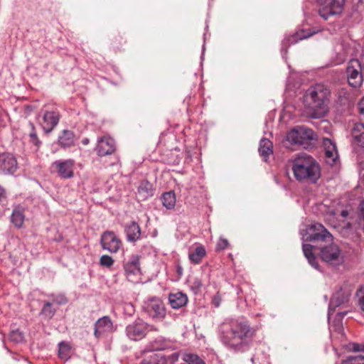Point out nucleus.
Masks as SVG:
<instances>
[{"label":"nucleus","instance_id":"nucleus-1","mask_svg":"<svg viewBox=\"0 0 364 364\" xmlns=\"http://www.w3.org/2000/svg\"><path fill=\"white\" fill-rule=\"evenodd\" d=\"M256 331L247 321L232 319L223 322L219 328L223 344L234 352L247 351L253 341Z\"/></svg>","mask_w":364,"mask_h":364},{"label":"nucleus","instance_id":"nucleus-2","mask_svg":"<svg viewBox=\"0 0 364 364\" xmlns=\"http://www.w3.org/2000/svg\"><path fill=\"white\" fill-rule=\"evenodd\" d=\"M330 97V89L321 83L312 85L306 91L304 100L310 110V117L319 119L327 114Z\"/></svg>","mask_w":364,"mask_h":364},{"label":"nucleus","instance_id":"nucleus-3","mask_svg":"<svg viewBox=\"0 0 364 364\" xmlns=\"http://www.w3.org/2000/svg\"><path fill=\"white\" fill-rule=\"evenodd\" d=\"M292 170L296 180L316 183L320 177V167L316 161L306 154H299L293 161Z\"/></svg>","mask_w":364,"mask_h":364},{"label":"nucleus","instance_id":"nucleus-4","mask_svg":"<svg viewBox=\"0 0 364 364\" xmlns=\"http://www.w3.org/2000/svg\"><path fill=\"white\" fill-rule=\"evenodd\" d=\"M305 242H332L333 236L321 223H312L302 232Z\"/></svg>","mask_w":364,"mask_h":364},{"label":"nucleus","instance_id":"nucleus-5","mask_svg":"<svg viewBox=\"0 0 364 364\" xmlns=\"http://www.w3.org/2000/svg\"><path fill=\"white\" fill-rule=\"evenodd\" d=\"M141 311L156 320H162L166 316V308L164 302L158 297H150L144 301Z\"/></svg>","mask_w":364,"mask_h":364},{"label":"nucleus","instance_id":"nucleus-6","mask_svg":"<svg viewBox=\"0 0 364 364\" xmlns=\"http://www.w3.org/2000/svg\"><path fill=\"white\" fill-rule=\"evenodd\" d=\"M319 256L323 262L331 265H338L343 262L341 250L335 243L321 247Z\"/></svg>","mask_w":364,"mask_h":364},{"label":"nucleus","instance_id":"nucleus-7","mask_svg":"<svg viewBox=\"0 0 364 364\" xmlns=\"http://www.w3.org/2000/svg\"><path fill=\"white\" fill-rule=\"evenodd\" d=\"M346 0H318L319 15L325 20L330 16L341 13Z\"/></svg>","mask_w":364,"mask_h":364},{"label":"nucleus","instance_id":"nucleus-8","mask_svg":"<svg viewBox=\"0 0 364 364\" xmlns=\"http://www.w3.org/2000/svg\"><path fill=\"white\" fill-rule=\"evenodd\" d=\"M60 113L56 109H42L39 124L46 133H50L58 125Z\"/></svg>","mask_w":364,"mask_h":364},{"label":"nucleus","instance_id":"nucleus-9","mask_svg":"<svg viewBox=\"0 0 364 364\" xmlns=\"http://www.w3.org/2000/svg\"><path fill=\"white\" fill-rule=\"evenodd\" d=\"M100 245L103 250L117 253L122 246V242L113 231L107 230L101 235Z\"/></svg>","mask_w":364,"mask_h":364},{"label":"nucleus","instance_id":"nucleus-10","mask_svg":"<svg viewBox=\"0 0 364 364\" xmlns=\"http://www.w3.org/2000/svg\"><path fill=\"white\" fill-rule=\"evenodd\" d=\"M352 289L348 287H341L339 290L335 292L330 301L328 312V318H330L331 312L335 311V309L340 305L344 304L348 302L351 296Z\"/></svg>","mask_w":364,"mask_h":364},{"label":"nucleus","instance_id":"nucleus-11","mask_svg":"<svg viewBox=\"0 0 364 364\" xmlns=\"http://www.w3.org/2000/svg\"><path fill=\"white\" fill-rule=\"evenodd\" d=\"M52 166L63 178H70L73 176L74 161L72 159L55 161Z\"/></svg>","mask_w":364,"mask_h":364},{"label":"nucleus","instance_id":"nucleus-12","mask_svg":"<svg viewBox=\"0 0 364 364\" xmlns=\"http://www.w3.org/2000/svg\"><path fill=\"white\" fill-rule=\"evenodd\" d=\"M17 169V161L15 157L9 153L0 155V173L12 174Z\"/></svg>","mask_w":364,"mask_h":364},{"label":"nucleus","instance_id":"nucleus-13","mask_svg":"<svg viewBox=\"0 0 364 364\" xmlns=\"http://www.w3.org/2000/svg\"><path fill=\"white\" fill-rule=\"evenodd\" d=\"M115 151V141L109 136H104L98 140L96 151L100 156L113 154Z\"/></svg>","mask_w":364,"mask_h":364},{"label":"nucleus","instance_id":"nucleus-14","mask_svg":"<svg viewBox=\"0 0 364 364\" xmlns=\"http://www.w3.org/2000/svg\"><path fill=\"white\" fill-rule=\"evenodd\" d=\"M113 330V324L108 316H104L97 321L95 325V336L100 337L102 333L111 332Z\"/></svg>","mask_w":364,"mask_h":364},{"label":"nucleus","instance_id":"nucleus-15","mask_svg":"<svg viewBox=\"0 0 364 364\" xmlns=\"http://www.w3.org/2000/svg\"><path fill=\"white\" fill-rule=\"evenodd\" d=\"M325 156L328 163L333 164L338 158V151L336 144L330 139L325 138L323 141Z\"/></svg>","mask_w":364,"mask_h":364},{"label":"nucleus","instance_id":"nucleus-16","mask_svg":"<svg viewBox=\"0 0 364 364\" xmlns=\"http://www.w3.org/2000/svg\"><path fill=\"white\" fill-rule=\"evenodd\" d=\"M282 144L287 149H291V146L294 145H301L299 127L292 129L287 134L284 139L282 141Z\"/></svg>","mask_w":364,"mask_h":364},{"label":"nucleus","instance_id":"nucleus-17","mask_svg":"<svg viewBox=\"0 0 364 364\" xmlns=\"http://www.w3.org/2000/svg\"><path fill=\"white\" fill-rule=\"evenodd\" d=\"M154 189L153 185L146 180L141 181L138 186V202L145 200L154 196Z\"/></svg>","mask_w":364,"mask_h":364},{"label":"nucleus","instance_id":"nucleus-18","mask_svg":"<svg viewBox=\"0 0 364 364\" xmlns=\"http://www.w3.org/2000/svg\"><path fill=\"white\" fill-rule=\"evenodd\" d=\"M168 301L173 309H178L186 305L188 296L181 291L169 294Z\"/></svg>","mask_w":364,"mask_h":364},{"label":"nucleus","instance_id":"nucleus-19","mask_svg":"<svg viewBox=\"0 0 364 364\" xmlns=\"http://www.w3.org/2000/svg\"><path fill=\"white\" fill-rule=\"evenodd\" d=\"M353 143L364 147V124L356 123L351 130Z\"/></svg>","mask_w":364,"mask_h":364},{"label":"nucleus","instance_id":"nucleus-20","mask_svg":"<svg viewBox=\"0 0 364 364\" xmlns=\"http://www.w3.org/2000/svg\"><path fill=\"white\" fill-rule=\"evenodd\" d=\"M351 51L352 48L350 46L343 42L336 44L334 47V52L336 53L337 63H341L343 62Z\"/></svg>","mask_w":364,"mask_h":364},{"label":"nucleus","instance_id":"nucleus-21","mask_svg":"<svg viewBox=\"0 0 364 364\" xmlns=\"http://www.w3.org/2000/svg\"><path fill=\"white\" fill-rule=\"evenodd\" d=\"M124 272L129 281L134 282L136 271V257L132 256L124 264Z\"/></svg>","mask_w":364,"mask_h":364},{"label":"nucleus","instance_id":"nucleus-22","mask_svg":"<svg viewBox=\"0 0 364 364\" xmlns=\"http://www.w3.org/2000/svg\"><path fill=\"white\" fill-rule=\"evenodd\" d=\"M314 247L310 244L304 243L302 245V250L305 257L307 259L309 264L316 269H318V264L316 262V258L314 252Z\"/></svg>","mask_w":364,"mask_h":364},{"label":"nucleus","instance_id":"nucleus-23","mask_svg":"<svg viewBox=\"0 0 364 364\" xmlns=\"http://www.w3.org/2000/svg\"><path fill=\"white\" fill-rule=\"evenodd\" d=\"M299 128L301 146L306 147V146L309 144L310 141L316 139V134L311 129L304 127H299Z\"/></svg>","mask_w":364,"mask_h":364},{"label":"nucleus","instance_id":"nucleus-24","mask_svg":"<svg viewBox=\"0 0 364 364\" xmlns=\"http://www.w3.org/2000/svg\"><path fill=\"white\" fill-rule=\"evenodd\" d=\"M75 141V134L70 130H63L58 136V143L63 147L71 146Z\"/></svg>","mask_w":364,"mask_h":364},{"label":"nucleus","instance_id":"nucleus-25","mask_svg":"<svg viewBox=\"0 0 364 364\" xmlns=\"http://www.w3.org/2000/svg\"><path fill=\"white\" fill-rule=\"evenodd\" d=\"M259 154L266 159L273 153V144L269 139L263 138L260 140L259 146Z\"/></svg>","mask_w":364,"mask_h":364},{"label":"nucleus","instance_id":"nucleus-26","mask_svg":"<svg viewBox=\"0 0 364 364\" xmlns=\"http://www.w3.org/2000/svg\"><path fill=\"white\" fill-rule=\"evenodd\" d=\"M11 220L16 227L21 228L24 221L23 210L20 207L15 208L13 210Z\"/></svg>","mask_w":364,"mask_h":364},{"label":"nucleus","instance_id":"nucleus-27","mask_svg":"<svg viewBox=\"0 0 364 364\" xmlns=\"http://www.w3.org/2000/svg\"><path fill=\"white\" fill-rule=\"evenodd\" d=\"M316 32H310L309 31H301V33H296L294 36L289 37L282 42L283 47L286 43L294 44L298 42L299 40L308 38L314 34Z\"/></svg>","mask_w":364,"mask_h":364},{"label":"nucleus","instance_id":"nucleus-28","mask_svg":"<svg viewBox=\"0 0 364 364\" xmlns=\"http://www.w3.org/2000/svg\"><path fill=\"white\" fill-rule=\"evenodd\" d=\"M162 205L167 209H173L176 205V195L173 191L164 193L161 196Z\"/></svg>","mask_w":364,"mask_h":364},{"label":"nucleus","instance_id":"nucleus-29","mask_svg":"<svg viewBox=\"0 0 364 364\" xmlns=\"http://www.w3.org/2000/svg\"><path fill=\"white\" fill-rule=\"evenodd\" d=\"M205 250L203 246H197L193 252L189 253L188 257L191 262L199 264L205 255Z\"/></svg>","mask_w":364,"mask_h":364},{"label":"nucleus","instance_id":"nucleus-30","mask_svg":"<svg viewBox=\"0 0 364 364\" xmlns=\"http://www.w3.org/2000/svg\"><path fill=\"white\" fill-rule=\"evenodd\" d=\"M124 232L126 234L127 240L129 242H135L136 235V224L134 221L127 224L124 226Z\"/></svg>","mask_w":364,"mask_h":364},{"label":"nucleus","instance_id":"nucleus-31","mask_svg":"<svg viewBox=\"0 0 364 364\" xmlns=\"http://www.w3.org/2000/svg\"><path fill=\"white\" fill-rule=\"evenodd\" d=\"M183 360V364H205L198 355L193 353H184Z\"/></svg>","mask_w":364,"mask_h":364},{"label":"nucleus","instance_id":"nucleus-32","mask_svg":"<svg viewBox=\"0 0 364 364\" xmlns=\"http://www.w3.org/2000/svg\"><path fill=\"white\" fill-rule=\"evenodd\" d=\"M166 359L164 356L151 353L147 359L143 360L141 364H166Z\"/></svg>","mask_w":364,"mask_h":364},{"label":"nucleus","instance_id":"nucleus-33","mask_svg":"<svg viewBox=\"0 0 364 364\" xmlns=\"http://www.w3.org/2000/svg\"><path fill=\"white\" fill-rule=\"evenodd\" d=\"M28 127L30 128V132L28 134L29 141L33 145H35L36 147H39L41 144V141L38 137L33 123L29 122Z\"/></svg>","mask_w":364,"mask_h":364},{"label":"nucleus","instance_id":"nucleus-34","mask_svg":"<svg viewBox=\"0 0 364 364\" xmlns=\"http://www.w3.org/2000/svg\"><path fill=\"white\" fill-rule=\"evenodd\" d=\"M70 347L65 342L59 343L58 355L60 358L68 359L70 356Z\"/></svg>","mask_w":364,"mask_h":364},{"label":"nucleus","instance_id":"nucleus-35","mask_svg":"<svg viewBox=\"0 0 364 364\" xmlns=\"http://www.w3.org/2000/svg\"><path fill=\"white\" fill-rule=\"evenodd\" d=\"M341 364H364V355L348 356Z\"/></svg>","mask_w":364,"mask_h":364},{"label":"nucleus","instance_id":"nucleus-36","mask_svg":"<svg viewBox=\"0 0 364 364\" xmlns=\"http://www.w3.org/2000/svg\"><path fill=\"white\" fill-rule=\"evenodd\" d=\"M55 313V310L52 308L51 304L50 302H46L41 310V314L47 318H50L54 316Z\"/></svg>","mask_w":364,"mask_h":364},{"label":"nucleus","instance_id":"nucleus-37","mask_svg":"<svg viewBox=\"0 0 364 364\" xmlns=\"http://www.w3.org/2000/svg\"><path fill=\"white\" fill-rule=\"evenodd\" d=\"M23 334L18 329L14 330L9 333V339L14 343H21L23 341Z\"/></svg>","mask_w":364,"mask_h":364},{"label":"nucleus","instance_id":"nucleus-38","mask_svg":"<svg viewBox=\"0 0 364 364\" xmlns=\"http://www.w3.org/2000/svg\"><path fill=\"white\" fill-rule=\"evenodd\" d=\"M127 336V337L132 340V341H136V324L133 323L132 324H130L127 326L126 328Z\"/></svg>","mask_w":364,"mask_h":364},{"label":"nucleus","instance_id":"nucleus-39","mask_svg":"<svg viewBox=\"0 0 364 364\" xmlns=\"http://www.w3.org/2000/svg\"><path fill=\"white\" fill-rule=\"evenodd\" d=\"M114 261L113 258L109 255H105L100 257L99 264L102 267H110L113 265Z\"/></svg>","mask_w":364,"mask_h":364},{"label":"nucleus","instance_id":"nucleus-40","mask_svg":"<svg viewBox=\"0 0 364 364\" xmlns=\"http://www.w3.org/2000/svg\"><path fill=\"white\" fill-rule=\"evenodd\" d=\"M348 349L349 351L364 353V344L350 343L348 346Z\"/></svg>","mask_w":364,"mask_h":364},{"label":"nucleus","instance_id":"nucleus-41","mask_svg":"<svg viewBox=\"0 0 364 364\" xmlns=\"http://www.w3.org/2000/svg\"><path fill=\"white\" fill-rule=\"evenodd\" d=\"M202 286L203 284L200 279L195 278L191 282V288L195 294H197L198 291H200Z\"/></svg>","mask_w":364,"mask_h":364},{"label":"nucleus","instance_id":"nucleus-42","mask_svg":"<svg viewBox=\"0 0 364 364\" xmlns=\"http://www.w3.org/2000/svg\"><path fill=\"white\" fill-rule=\"evenodd\" d=\"M123 309L124 314L128 316H132L135 313V307L132 303H125Z\"/></svg>","mask_w":364,"mask_h":364},{"label":"nucleus","instance_id":"nucleus-43","mask_svg":"<svg viewBox=\"0 0 364 364\" xmlns=\"http://www.w3.org/2000/svg\"><path fill=\"white\" fill-rule=\"evenodd\" d=\"M228 245V241L226 239L220 238L216 245L217 250H223Z\"/></svg>","mask_w":364,"mask_h":364},{"label":"nucleus","instance_id":"nucleus-44","mask_svg":"<svg viewBox=\"0 0 364 364\" xmlns=\"http://www.w3.org/2000/svg\"><path fill=\"white\" fill-rule=\"evenodd\" d=\"M359 219L364 231V200L360 203Z\"/></svg>","mask_w":364,"mask_h":364},{"label":"nucleus","instance_id":"nucleus-45","mask_svg":"<svg viewBox=\"0 0 364 364\" xmlns=\"http://www.w3.org/2000/svg\"><path fill=\"white\" fill-rule=\"evenodd\" d=\"M221 301H222V298H221V296L218 293L217 294H215L212 299V304L216 308H218L220 306Z\"/></svg>","mask_w":364,"mask_h":364},{"label":"nucleus","instance_id":"nucleus-46","mask_svg":"<svg viewBox=\"0 0 364 364\" xmlns=\"http://www.w3.org/2000/svg\"><path fill=\"white\" fill-rule=\"evenodd\" d=\"M358 296L359 297V305L362 310L364 311V290H360L358 292Z\"/></svg>","mask_w":364,"mask_h":364},{"label":"nucleus","instance_id":"nucleus-47","mask_svg":"<svg viewBox=\"0 0 364 364\" xmlns=\"http://www.w3.org/2000/svg\"><path fill=\"white\" fill-rule=\"evenodd\" d=\"M139 326H141V328H146L145 326H144V323H139L138 322V333H137V335H138V338H143L146 335V331L145 330H142V331H140L139 327Z\"/></svg>","mask_w":364,"mask_h":364},{"label":"nucleus","instance_id":"nucleus-48","mask_svg":"<svg viewBox=\"0 0 364 364\" xmlns=\"http://www.w3.org/2000/svg\"><path fill=\"white\" fill-rule=\"evenodd\" d=\"M358 107L360 113L364 116V97L360 100Z\"/></svg>","mask_w":364,"mask_h":364},{"label":"nucleus","instance_id":"nucleus-49","mask_svg":"<svg viewBox=\"0 0 364 364\" xmlns=\"http://www.w3.org/2000/svg\"><path fill=\"white\" fill-rule=\"evenodd\" d=\"M6 198V193L3 188L0 186V203Z\"/></svg>","mask_w":364,"mask_h":364},{"label":"nucleus","instance_id":"nucleus-50","mask_svg":"<svg viewBox=\"0 0 364 364\" xmlns=\"http://www.w3.org/2000/svg\"><path fill=\"white\" fill-rule=\"evenodd\" d=\"M348 210H342V211H341V215L343 218H346V217H347V216H348Z\"/></svg>","mask_w":364,"mask_h":364},{"label":"nucleus","instance_id":"nucleus-51","mask_svg":"<svg viewBox=\"0 0 364 364\" xmlns=\"http://www.w3.org/2000/svg\"><path fill=\"white\" fill-rule=\"evenodd\" d=\"M67 300L65 298H62V301H60V303H66Z\"/></svg>","mask_w":364,"mask_h":364},{"label":"nucleus","instance_id":"nucleus-52","mask_svg":"<svg viewBox=\"0 0 364 364\" xmlns=\"http://www.w3.org/2000/svg\"><path fill=\"white\" fill-rule=\"evenodd\" d=\"M141 233V230L139 229V228L138 227V235H139Z\"/></svg>","mask_w":364,"mask_h":364},{"label":"nucleus","instance_id":"nucleus-53","mask_svg":"<svg viewBox=\"0 0 364 364\" xmlns=\"http://www.w3.org/2000/svg\"><path fill=\"white\" fill-rule=\"evenodd\" d=\"M284 52L287 53V50H284V48H282V53H283Z\"/></svg>","mask_w":364,"mask_h":364},{"label":"nucleus","instance_id":"nucleus-54","mask_svg":"<svg viewBox=\"0 0 364 364\" xmlns=\"http://www.w3.org/2000/svg\"><path fill=\"white\" fill-rule=\"evenodd\" d=\"M289 83H290V79H289V78H288V80H287V84L289 85Z\"/></svg>","mask_w":364,"mask_h":364},{"label":"nucleus","instance_id":"nucleus-55","mask_svg":"<svg viewBox=\"0 0 364 364\" xmlns=\"http://www.w3.org/2000/svg\"><path fill=\"white\" fill-rule=\"evenodd\" d=\"M251 362H252V363H254V358H251Z\"/></svg>","mask_w":364,"mask_h":364},{"label":"nucleus","instance_id":"nucleus-56","mask_svg":"<svg viewBox=\"0 0 364 364\" xmlns=\"http://www.w3.org/2000/svg\"><path fill=\"white\" fill-rule=\"evenodd\" d=\"M181 271V267H179L178 272Z\"/></svg>","mask_w":364,"mask_h":364},{"label":"nucleus","instance_id":"nucleus-57","mask_svg":"<svg viewBox=\"0 0 364 364\" xmlns=\"http://www.w3.org/2000/svg\"><path fill=\"white\" fill-rule=\"evenodd\" d=\"M181 271V267H179L178 272Z\"/></svg>","mask_w":364,"mask_h":364}]
</instances>
